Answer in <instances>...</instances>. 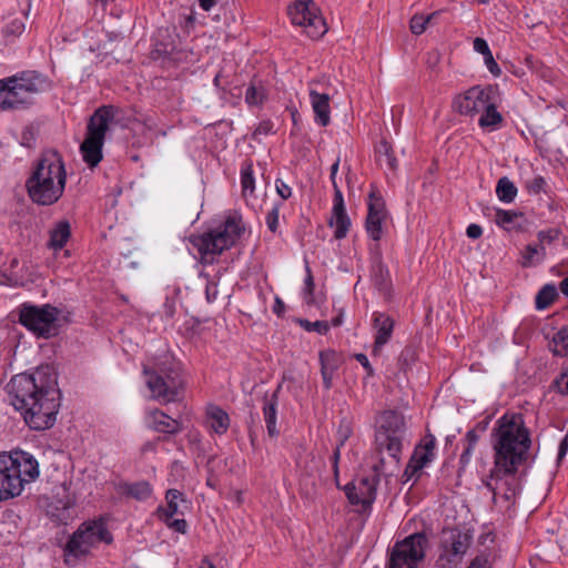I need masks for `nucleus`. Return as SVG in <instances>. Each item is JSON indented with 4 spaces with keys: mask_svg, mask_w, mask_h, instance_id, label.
Masks as SVG:
<instances>
[{
    "mask_svg": "<svg viewBox=\"0 0 568 568\" xmlns=\"http://www.w3.org/2000/svg\"><path fill=\"white\" fill-rule=\"evenodd\" d=\"M65 184L64 162L54 150H48L41 154L26 181L30 200L41 206L57 203L64 193Z\"/></svg>",
    "mask_w": 568,
    "mask_h": 568,
    "instance_id": "7ed1b4c3",
    "label": "nucleus"
},
{
    "mask_svg": "<svg viewBox=\"0 0 568 568\" xmlns=\"http://www.w3.org/2000/svg\"><path fill=\"white\" fill-rule=\"evenodd\" d=\"M329 95L320 93L312 85L310 87V101L315 113V122L322 126H326L331 122Z\"/></svg>",
    "mask_w": 568,
    "mask_h": 568,
    "instance_id": "4be33fe9",
    "label": "nucleus"
},
{
    "mask_svg": "<svg viewBox=\"0 0 568 568\" xmlns=\"http://www.w3.org/2000/svg\"><path fill=\"white\" fill-rule=\"evenodd\" d=\"M60 310L44 304L42 306L23 304L19 312V322L37 336L49 338L58 334Z\"/></svg>",
    "mask_w": 568,
    "mask_h": 568,
    "instance_id": "9d476101",
    "label": "nucleus"
},
{
    "mask_svg": "<svg viewBox=\"0 0 568 568\" xmlns=\"http://www.w3.org/2000/svg\"><path fill=\"white\" fill-rule=\"evenodd\" d=\"M116 491L138 501H145L152 496L153 488L146 480L135 483L121 481L116 485Z\"/></svg>",
    "mask_w": 568,
    "mask_h": 568,
    "instance_id": "b1692460",
    "label": "nucleus"
},
{
    "mask_svg": "<svg viewBox=\"0 0 568 568\" xmlns=\"http://www.w3.org/2000/svg\"><path fill=\"white\" fill-rule=\"evenodd\" d=\"M494 221L507 232H523L525 230V219L521 212L496 209Z\"/></svg>",
    "mask_w": 568,
    "mask_h": 568,
    "instance_id": "5701e85b",
    "label": "nucleus"
},
{
    "mask_svg": "<svg viewBox=\"0 0 568 568\" xmlns=\"http://www.w3.org/2000/svg\"><path fill=\"white\" fill-rule=\"evenodd\" d=\"M266 98L267 89L263 81L253 79L245 91V102L250 106H261Z\"/></svg>",
    "mask_w": 568,
    "mask_h": 568,
    "instance_id": "bb28decb",
    "label": "nucleus"
},
{
    "mask_svg": "<svg viewBox=\"0 0 568 568\" xmlns=\"http://www.w3.org/2000/svg\"><path fill=\"white\" fill-rule=\"evenodd\" d=\"M549 347L557 356H566L568 354V326L561 327L552 336Z\"/></svg>",
    "mask_w": 568,
    "mask_h": 568,
    "instance_id": "72a5a7b5",
    "label": "nucleus"
},
{
    "mask_svg": "<svg viewBox=\"0 0 568 568\" xmlns=\"http://www.w3.org/2000/svg\"><path fill=\"white\" fill-rule=\"evenodd\" d=\"M428 545L425 532H415L396 541L389 550L386 568H417L425 558Z\"/></svg>",
    "mask_w": 568,
    "mask_h": 568,
    "instance_id": "1a4fd4ad",
    "label": "nucleus"
},
{
    "mask_svg": "<svg viewBox=\"0 0 568 568\" xmlns=\"http://www.w3.org/2000/svg\"><path fill=\"white\" fill-rule=\"evenodd\" d=\"M429 20H430V17L425 18L422 14H415L410 19V23H409V29H410L412 33L417 34V36L422 34L425 31L426 24L429 22Z\"/></svg>",
    "mask_w": 568,
    "mask_h": 568,
    "instance_id": "ea45409f",
    "label": "nucleus"
},
{
    "mask_svg": "<svg viewBox=\"0 0 568 568\" xmlns=\"http://www.w3.org/2000/svg\"><path fill=\"white\" fill-rule=\"evenodd\" d=\"M9 83L13 109L31 104L34 95L48 85L45 78L37 72H23L20 77L9 78Z\"/></svg>",
    "mask_w": 568,
    "mask_h": 568,
    "instance_id": "ddd939ff",
    "label": "nucleus"
},
{
    "mask_svg": "<svg viewBox=\"0 0 568 568\" xmlns=\"http://www.w3.org/2000/svg\"><path fill=\"white\" fill-rule=\"evenodd\" d=\"M480 113L481 115L478 120V124L484 130L494 131L503 123V115L497 111L495 104L490 102V100L487 103V108L483 109Z\"/></svg>",
    "mask_w": 568,
    "mask_h": 568,
    "instance_id": "cd10ccee",
    "label": "nucleus"
},
{
    "mask_svg": "<svg viewBox=\"0 0 568 568\" xmlns=\"http://www.w3.org/2000/svg\"><path fill=\"white\" fill-rule=\"evenodd\" d=\"M485 64L487 69L494 74L499 75L500 74V68L498 67L497 62L495 61L493 53L488 54L484 58Z\"/></svg>",
    "mask_w": 568,
    "mask_h": 568,
    "instance_id": "864d4df0",
    "label": "nucleus"
},
{
    "mask_svg": "<svg viewBox=\"0 0 568 568\" xmlns=\"http://www.w3.org/2000/svg\"><path fill=\"white\" fill-rule=\"evenodd\" d=\"M39 477V464L29 453H0V500L17 497L26 484Z\"/></svg>",
    "mask_w": 568,
    "mask_h": 568,
    "instance_id": "20e7f679",
    "label": "nucleus"
},
{
    "mask_svg": "<svg viewBox=\"0 0 568 568\" xmlns=\"http://www.w3.org/2000/svg\"><path fill=\"white\" fill-rule=\"evenodd\" d=\"M346 437H344L341 443L336 446L334 449L333 456L331 458L332 466H333V473L336 480H338L339 469H338V463L341 458V447L344 445Z\"/></svg>",
    "mask_w": 568,
    "mask_h": 568,
    "instance_id": "de8ad7c7",
    "label": "nucleus"
},
{
    "mask_svg": "<svg viewBox=\"0 0 568 568\" xmlns=\"http://www.w3.org/2000/svg\"><path fill=\"white\" fill-rule=\"evenodd\" d=\"M377 153L379 154L381 162H385L392 170L396 168V159L392 155V148L386 141L379 143Z\"/></svg>",
    "mask_w": 568,
    "mask_h": 568,
    "instance_id": "e433bc0d",
    "label": "nucleus"
},
{
    "mask_svg": "<svg viewBox=\"0 0 568 568\" xmlns=\"http://www.w3.org/2000/svg\"><path fill=\"white\" fill-rule=\"evenodd\" d=\"M11 404L36 430L52 427L60 407V390L55 374L49 366L32 374H19L9 384Z\"/></svg>",
    "mask_w": 568,
    "mask_h": 568,
    "instance_id": "f03ea898",
    "label": "nucleus"
},
{
    "mask_svg": "<svg viewBox=\"0 0 568 568\" xmlns=\"http://www.w3.org/2000/svg\"><path fill=\"white\" fill-rule=\"evenodd\" d=\"M496 195L499 201L511 203L517 195V187L507 176H503L497 182Z\"/></svg>",
    "mask_w": 568,
    "mask_h": 568,
    "instance_id": "473e14b6",
    "label": "nucleus"
},
{
    "mask_svg": "<svg viewBox=\"0 0 568 568\" xmlns=\"http://www.w3.org/2000/svg\"><path fill=\"white\" fill-rule=\"evenodd\" d=\"M545 186L546 180L540 175L535 176L531 181L527 183V190L534 194L540 193Z\"/></svg>",
    "mask_w": 568,
    "mask_h": 568,
    "instance_id": "49530a36",
    "label": "nucleus"
},
{
    "mask_svg": "<svg viewBox=\"0 0 568 568\" xmlns=\"http://www.w3.org/2000/svg\"><path fill=\"white\" fill-rule=\"evenodd\" d=\"M489 94L479 87H473L464 94L455 97L453 101V109L462 115L475 116L479 114L483 109L487 108Z\"/></svg>",
    "mask_w": 568,
    "mask_h": 568,
    "instance_id": "a211bd4d",
    "label": "nucleus"
},
{
    "mask_svg": "<svg viewBox=\"0 0 568 568\" xmlns=\"http://www.w3.org/2000/svg\"><path fill=\"white\" fill-rule=\"evenodd\" d=\"M539 242L542 243H551L558 237V231L556 230H546L540 231L537 234Z\"/></svg>",
    "mask_w": 568,
    "mask_h": 568,
    "instance_id": "8fccbe9b",
    "label": "nucleus"
},
{
    "mask_svg": "<svg viewBox=\"0 0 568 568\" xmlns=\"http://www.w3.org/2000/svg\"><path fill=\"white\" fill-rule=\"evenodd\" d=\"M368 213L365 229L368 236L378 242L383 235V223L387 217L385 202L375 189H372L368 196Z\"/></svg>",
    "mask_w": 568,
    "mask_h": 568,
    "instance_id": "f3484780",
    "label": "nucleus"
},
{
    "mask_svg": "<svg viewBox=\"0 0 568 568\" xmlns=\"http://www.w3.org/2000/svg\"><path fill=\"white\" fill-rule=\"evenodd\" d=\"M473 540V536L459 529L445 531L442 545L439 561L445 565H458L462 562Z\"/></svg>",
    "mask_w": 568,
    "mask_h": 568,
    "instance_id": "4468645a",
    "label": "nucleus"
},
{
    "mask_svg": "<svg viewBox=\"0 0 568 568\" xmlns=\"http://www.w3.org/2000/svg\"><path fill=\"white\" fill-rule=\"evenodd\" d=\"M323 377V384L326 389L332 387L333 374L332 372H321Z\"/></svg>",
    "mask_w": 568,
    "mask_h": 568,
    "instance_id": "052dcab7",
    "label": "nucleus"
},
{
    "mask_svg": "<svg viewBox=\"0 0 568 568\" xmlns=\"http://www.w3.org/2000/svg\"><path fill=\"white\" fill-rule=\"evenodd\" d=\"M306 271H307V277L305 280V284H306L307 290L312 293L313 287H314V281H313V276L311 273V268L308 266L306 267Z\"/></svg>",
    "mask_w": 568,
    "mask_h": 568,
    "instance_id": "e2e57ef3",
    "label": "nucleus"
},
{
    "mask_svg": "<svg viewBox=\"0 0 568 568\" xmlns=\"http://www.w3.org/2000/svg\"><path fill=\"white\" fill-rule=\"evenodd\" d=\"M110 544L112 536L102 519L83 523L69 539L65 551L73 557L89 554L99 542Z\"/></svg>",
    "mask_w": 568,
    "mask_h": 568,
    "instance_id": "9b49d317",
    "label": "nucleus"
},
{
    "mask_svg": "<svg viewBox=\"0 0 568 568\" xmlns=\"http://www.w3.org/2000/svg\"><path fill=\"white\" fill-rule=\"evenodd\" d=\"M495 432L497 439L494 445V468L488 479L484 480V485L493 493L494 500L503 498L513 501L517 495L516 480L511 478L509 481L504 478L514 476L526 459L531 444L529 432L520 414H506L500 417Z\"/></svg>",
    "mask_w": 568,
    "mask_h": 568,
    "instance_id": "f257e3e1",
    "label": "nucleus"
},
{
    "mask_svg": "<svg viewBox=\"0 0 568 568\" xmlns=\"http://www.w3.org/2000/svg\"><path fill=\"white\" fill-rule=\"evenodd\" d=\"M372 317L373 328L375 331L372 354L376 356L381 353L382 348L390 341L393 336L395 321L389 315L382 312L373 313Z\"/></svg>",
    "mask_w": 568,
    "mask_h": 568,
    "instance_id": "aec40b11",
    "label": "nucleus"
},
{
    "mask_svg": "<svg viewBox=\"0 0 568 568\" xmlns=\"http://www.w3.org/2000/svg\"><path fill=\"white\" fill-rule=\"evenodd\" d=\"M199 4L204 11H210L216 4V0H199Z\"/></svg>",
    "mask_w": 568,
    "mask_h": 568,
    "instance_id": "680f3d73",
    "label": "nucleus"
},
{
    "mask_svg": "<svg viewBox=\"0 0 568 568\" xmlns=\"http://www.w3.org/2000/svg\"><path fill=\"white\" fill-rule=\"evenodd\" d=\"M467 568H488V558L485 555L476 556Z\"/></svg>",
    "mask_w": 568,
    "mask_h": 568,
    "instance_id": "6e6d98bb",
    "label": "nucleus"
},
{
    "mask_svg": "<svg viewBox=\"0 0 568 568\" xmlns=\"http://www.w3.org/2000/svg\"><path fill=\"white\" fill-rule=\"evenodd\" d=\"M275 189L278 196L282 199V202L290 199L292 196V189L288 184H286L283 180L276 179Z\"/></svg>",
    "mask_w": 568,
    "mask_h": 568,
    "instance_id": "c03bdc74",
    "label": "nucleus"
},
{
    "mask_svg": "<svg viewBox=\"0 0 568 568\" xmlns=\"http://www.w3.org/2000/svg\"><path fill=\"white\" fill-rule=\"evenodd\" d=\"M474 50L480 54L485 57H487L488 54L491 53L489 47H488V43L485 39L483 38H476L474 40Z\"/></svg>",
    "mask_w": 568,
    "mask_h": 568,
    "instance_id": "09e8293b",
    "label": "nucleus"
},
{
    "mask_svg": "<svg viewBox=\"0 0 568 568\" xmlns=\"http://www.w3.org/2000/svg\"><path fill=\"white\" fill-rule=\"evenodd\" d=\"M329 225L334 227V237L336 240L344 239L351 227V220L346 213V209L344 210H332V219L329 221Z\"/></svg>",
    "mask_w": 568,
    "mask_h": 568,
    "instance_id": "c85d7f7f",
    "label": "nucleus"
},
{
    "mask_svg": "<svg viewBox=\"0 0 568 568\" xmlns=\"http://www.w3.org/2000/svg\"><path fill=\"white\" fill-rule=\"evenodd\" d=\"M243 231L241 216L233 214L215 229L202 234H192L189 242L197 250L202 263H213L215 256L235 244Z\"/></svg>",
    "mask_w": 568,
    "mask_h": 568,
    "instance_id": "39448f33",
    "label": "nucleus"
},
{
    "mask_svg": "<svg viewBox=\"0 0 568 568\" xmlns=\"http://www.w3.org/2000/svg\"><path fill=\"white\" fill-rule=\"evenodd\" d=\"M278 390L277 388L272 395H265L263 398V416L267 428V434L271 437H276L278 435V429L276 428V415H277V404H278Z\"/></svg>",
    "mask_w": 568,
    "mask_h": 568,
    "instance_id": "393cba45",
    "label": "nucleus"
},
{
    "mask_svg": "<svg viewBox=\"0 0 568 568\" xmlns=\"http://www.w3.org/2000/svg\"><path fill=\"white\" fill-rule=\"evenodd\" d=\"M272 129V124L270 122H262L255 130V134H267Z\"/></svg>",
    "mask_w": 568,
    "mask_h": 568,
    "instance_id": "bf43d9fd",
    "label": "nucleus"
},
{
    "mask_svg": "<svg viewBox=\"0 0 568 568\" xmlns=\"http://www.w3.org/2000/svg\"><path fill=\"white\" fill-rule=\"evenodd\" d=\"M558 298V291L554 284L544 285L536 295L535 305L537 310L549 307Z\"/></svg>",
    "mask_w": 568,
    "mask_h": 568,
    "instance_id": "2f4dec72",
    "label": "nucleus"
},
{
    "mask_svg": "<svg viewBox=\"0 0 568 568\" xmlns=\"http://www.w3.org/2000/svg\"><path fill=\"white\" fill-rule=\"evenodd\" d=\"M217 286L213 282H209L205 286V296L209 303H212L217 297Z\"/></svg>",
    "mask_w": 568,
    "mask_h": 568,
    "instance_id": "5fc2aeb1",
    "label": "nucleus"
},
{
    "mask_svg": "<svg viewBox=\"0 0 568 568\" xmlns=\"http://www.w3.org/2000/svg\"><path fill=\"white\" fill-rule=\"evenodd\" d=\"M559 288L568 297V276L560 282Z\"/></svg>",
    "mask_w": 568,
    "mask_h": 568,
    "instance_id": "69168bd1",
    "label": "nucleus"
},
{
    "mask_svg": "<svg viewBox=\"0 0 568 568\" xmlns=\"http://www.w3.org/2000/svg\"><path fill=\"white\" fill-rule=\"evenodd\" d=\"M465 448L460 455L459 463L463 467L469 464L473 453L478 444L479 436L475 429H470L465 436Z\"/></svg>",
    "mask_w": 568,
    "mask_h": 568,
    "instance_id": "f704fd0d",
    "label": "nucleus"
},
{
    "mask_svg": "<svg viewBox=\"0 0 568 568\" xmlns=\"http://www.w3.org/2000/svg\"><path fill=\"white\" fill-rule=\"evenodd\" d=\"M356 361L364 367L367 373V376L374 375V369L365 354L358 353L355 355Z\"/></svg>",
    "mask_w": 568,
    "mask_h": 568,
    "instance_id": "603ef678",
    "label": "nucleus"
},
{
    "mask_svg": "<svg viewBox=\"0 0 568 568\" xmlns=\"http://www.w3.org/2000/svg\"><path fill=\"white\" fill-rule=\"evenodd\" d=\"M436 438L428 434L424 437L423 443L418 445L407 465L405 475H415L428 465L435 456Z\"/></svg>",
    "mask_w": 568,
    "mask_h": 568,
    "instance_id": "6ab92c4d",
    "label": "nucleus"
},
{
    "mask_svg": "<svg viewBox=\"0 0 568 568\" xmlns=\"http://www.w3.org/2000/svg\"><path fill=\"white\" fill-rule=\"evenodd\" d=\"M206 424L217 435H223L230 427L229 414L220 406L211 404L206 407Z\"/></svg>",
    "mask_w": 568,
    "mask_h": 568,
    "instance_id": "a878e982",
    "label": "nucleus"
},
{
    "mask_svg": "<svg viewBox=\"0 0 568 568\" xmlns=\"http://www.w3.org/2000/svg\"><path fill=\"white\" fill-rule=\"evenodd\" d=\"M283 206V202L275 203L272 207V210L266 214V225L268 230L273 233L277 231L278 227V217H280V210Z\"/></svg>",
    "mask_w": 568,
    "mask_h": 568,
    "instance_id": "58836bf2",
    "label": "nucleus"
},
{
    "mask_svg": "<svg viewBox=\"0 0 568 568\" xmlns=\"http://www.w3.org/2000/svg\"><path fill=\"white\" fill-rule=\"evenodd\" d=\"M321 372L334 373L339 365V356L332 349L322 351L320 353Z\"/></svg>",
    "mask_w": 568,
    "mask_h": 568,
    "instance_id": "c9c22d12",
    "label": "nucleus"
},
{
    "mask_svg": "<svg viewBox=\"0 0 568 568\" xmlns=\"http://www.w3.org/2000/svg\"><path fill=\"white\" fill-rule=\"evenodd\" d=\"M302 326L308 332H317L318 334H326L329 329L328 322L325 321H315L310 322L307 320L301 321Z\"/></svg>",
    "mask_w": 568,
    "mask_h": 568,
    "instance_id": "a19ab883",
    "label": "nucleus"
},
{
    "mask_svg": "<svg viewBox=\"0 0 568 568\" xmlns=\"http://www.w3.org/2000/svg\"><path fill=\"white\" fill-rule=\"evenodd\" d=\"M24 31V22L21 19H13L4 28V34L19 37Z\"/></svg>",
    "mask_w": 568,
    "mask_h": 568,
    "instance_id": "79ce46f5",
    "label": "nucleus"
},
{
    "mask_svg": "<svg viewBox=\"0 0 568 568\" xmlns=\"http://www.w3.org/2000/svg\"><path fill=\"white\" fill-rule=\"evenodd\" d=\"M166 506H159L156 508L158 518L163 521L168 528L186 534L187 523L185 519H174L175 515H183L180 510V503H185L184 495L178 489H169L165 493Z\"/></svg>",
    "mask_w": 568,
    "mask_h": 568,
    "instance_id": "2eb2a0df",
    "label": "nucleus"
},
{
    "mask_svg": "<svg viewBox=\"0 0 568 568\" xmlns=\"http://www.w3.org/2000/svg\"><path fill=\"white\" fill-rule=\"evenodd\" d=\"M378 476L372 475L362 477L356 481L348 483L344 487L345 495L352 505H359L363 509L372 506L376 499V487Z\"/></svg>",
    "mask_w": 568,
    "mask_h": 568,
    "instance_id": "dca6fc26",
    "label": "nucleus"
},
{
    "mask_svg": "<svg viewBox=\"0 0 568 568\" xmlns=\"http://www.w3.org/2000/svg\"><path fill=\"white\" fill-rule=\"evenodd\" d=\"M143 374L152 398L161 404L175 402L184 387L180 364L169 358L156 363L153 368L144 365Z\"/></svg>",
    "mask_w": 568,
    "mask_h": 568,
    "instance_id": "423d86ee",
    "label": "nucleus"
},
{
    "mask_svg": "<svg viewBox=\"0 0 568 568\" xmlns=\"http://www.w3.org/2000/svg\"><path fill=\"white\" fill-rule=\"evenodd\" d=\"M115 114L116 109L113 105H103L94 111L88 122L85 138L80 145V151L83 161L90 168L97 166L103 158L102 148L105 133Z\"/></svg>",
    "mask_w": 568,
    "mask_h": 568,
    "instance_id": "0eeeda50",
    "label": "nucleus"
},
{
    "mask_svg": "<svg viewBox=\"0 0 568 568\" xmlns=\"http://www.w3.org/2000/svg\"><path fill=\"white\" fill-rule=\"evenodd\" d=\"M273 311H274L277 315H281V314H282V312L284 311V303H283L280 298H276Z\"/></svg>",
    "mask_w": 568,
    "mask_h": 568,
    "instance_id": "0e129e2a",
    "label": "nucleus"
},
{
    "mask_svg": "<svg viewBox=\"0 0 568 568\" xmlns=\"http://www.w3.org/2000/svg\"><path fill=\"white\" fill-rule=\"evenodd\" d=\"M568 452V433L562 437L559 447H558V455H557V462L560 463L566 454Z\"/></svg>",
    "mask_w": 568,
    "mask_h": 568,
    "instance_id": "4d7b16f0",
    "label": "nucleus"
},
{
    "mask_svg": "<svg viewBox=\"0 0 568 568\" xmlns=\"http://www.w3.org/2000/svg\"><path fill=\"white\" fill-rule=\"evenodd\" d=\"M539 253H541L542 256L546 254L545 247L542 245L540 247L535 246V245H528L526 247V250H525V255H524L525 262H524V265L525 266L530 265L531 261H532V257L535 255L539 254Z\"/></svg>",
    "mask_w": 568,
    "mask_h": 568,
    "instance_id": "a18cd8bd",
    "label": "nucleus"
},
{
    "mask_svg": "<svg viewBox=\"0 0 568 568\" xmlns=\"http://www.w3.org/2000/svg\"><path fill=\"white\" fill-rule=\"evenodd\" d=\"M376 442L381 450H386L396 462L399 460L406 423L403 414L396 410H385L377 420Z\"/></svg>",
    "mask_w": 568,
    "mask_h": 568,
    "instance_id": "6e6552de",
    "label": "nucleus"
},
{
    "mask_svg": "<svg viewBox=\"0 0 568 568\" xmlns=\"http://www.w3.org/2000/svg\"><path fill=\"white\" fill-rule=\"evenodd\" d=\"M288 16L295 26L303 27L311 39H320L326 31V23L313 0H296L288 8Z\"/></svg>",
    "mask_w": 568,
    "mask_h": 568,
    "instance_id": "f8f14e48",
    "label": "nucleus"
},
{
    "mask_svg": "<svg viewBox=\"0 0 568 568\" xmlns=\"http://www.w3.org/2000/svg\"><path fill=\"white\" fill-rule=\"evenodd\" d=\"M199 568H215V566L211 561L204 559L201 561V565Z\"/></svg>",
    "mask_w": 568,
    "mask_h": 568,
    "instance_id": "774afa93",
    "label": "nucleus"
},
{
    "mask_svg": "<svg viewBox=\"0 0 568 568\" xmlns=\"http://www.w3.org/2000/svg\"><path fill=\"white\" fill-rule=\"evenodd\" d=\"M241 187L244 196L253 195L255 191V178L253 172V163L246 160L241 165Z\"/></svg>",
    "mask_w": 568,
    "mask_h": 568,
    "instance_id": "7c9ffc66",
    "label": "nucleus"
},
{
    "mask_svg": "<svg viewBox=\"0 0 568 568\" xmlns=\"http://www.w3.org/2000/svg\"><path fill=\"white\" fill-rule=\"evenodd\" d=\"M552 387L558 393L568 396V367L554 381Z\"/></svg>",
    "mask_w": 568,
    "mask_h": 568,
    "instance_id": "37998d69",
    "label": "nucleus"
},
{
    "mask_svg": "<svg viewBox=\"0 0 568 568\" xmlns=\"http://www.w3.org/2000/svg\"><path fill=\"white\" fill-rule=\"evenodd\" d=\"M71 235V226L68 221H60L50 232L49 246L54 250H61Z\"/></svg>",
    "mask_w": 568,
    "mask_h": 568,
    "instance_id": "c756f323",
    "label": "nucleus"
},
{
    "mask_svg": "<svg viewBox=\"0 0 568 568\" xmlns=\"http://www.w3.org/2000/svg\"><path fill=\"white\" fill-rule=\"evenodd\" d=\"M145 422L151 429L168 435H175L182 430V424L179 419L156 408L146 413Z\"/></svg>",
    "mask_w": 568,
    "mask_h": 568,
    "instance_id": "412c9836",
    "label": "nucleus"
},
{
    "mask_svg": "<svg viewBox=\"0 0 568 568\" xmlns=\"http://www.w3.org/2000/svg\"><path fill=\"white\" fill-rule=\"evenodd\" d=\"M10 83L9 79L7 80H0V108L6 109H13V103L11 101L10 97Z\"/></svg>",
    "mask_w": 568,
    "mask_h": 568,
    "instance_id": "4c0bfd02",
    "label": "nucleus"
},
{
    "mask_svg": "<svg viewBox=\"0 0 568 568\" xmlns=\"http://www.w3.org/2000/svg\"><path fill=\"white\" fill-rule=\"evenodd\" d=\"M343 323V314L339 313L336 317L332 318V325L337 327Z\"/></svg>",
    "mask_w": 568,
    "mask_h": 568,
    "instance_id": "338daca9",
    "label": "nucleus"
},
{
    "mask_svg": "<svg viewBox=\"0 0 568 568\" xmlns=\"http://www.w3.org/2000/svg\"><path fill=\"white\" fill-rule=\"evenodd\" d=\"M344 209H345V204H344L343 193H342L339 186L335 185L333 210H344Z\"/></svg>",
    "mask_w": 568,
    "mask_h": 568,
    "instance_id": "3c124183",
    "label": "nucleus"
},
{
    "mask_svg": "<svg viewBox=\"0 0 568 568\" xmlns=\"http://www.w3.org/2000/svg\"><path fill=\"white\" fill-rule=\"evenodd\" d=\"M466 234L468 237L470 239H478L483 234V229L481 226L477 225V224H470L467 230H466Z\"/></svg>",
    "mask_w": 568,
    "mask_h": 568,
    "instance_id": "13d9d810",
    "label": "nucleus"
}]
</instances>
